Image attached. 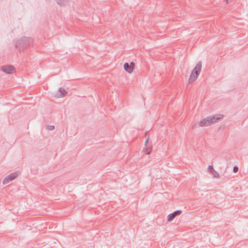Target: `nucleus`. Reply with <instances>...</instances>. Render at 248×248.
Listing matches in <instances>:
<instances>
[{
    "mask_svg": "<svg viewBox=\"0 0 248 248\" xmlns=\"http://www.w3.org/2000/svg\"><path fill=\"white\" fill-rule=\"evenodd\" d=\"M33 40L31 37H22L15 43V46L19 51L30 46L32 43Z\"/></svg>",
    "mask_w": 248,
    "mask_h": 248,
    "instance_id": "nucleus-1",
    "label": "nucleus"
},
{
    "mask_svg": "<svg viewBox=\"0 0 248 248\" xmlns=\"http://www.w3.org/2000/svg\"><path fill=\"white\" fill-rule=\"evenodd\" d=\"M202 65L201 61L198 62L190 75L189 78V83L194 81L197 79L201 71Z\"/></svg>",
    "mask_w": 248,
    "mask_h": 248,
    "instance_id": "nucleus-2",
    "label": "nucleus"
},
{
    "mask_svg": "<svg viewBox=\"0 0 248 248\" xmlns=\"http://www.w3.org/2000/svg\"><path fill=\"white\" fill-rule=\"evenodd\" d=\"M18 175V173L16 171L15 172L12 173L10 174L7 176L3 180V184H6L9 183L10 181L16 179L17 176Z\"/></svg>",
    "mask_w": 248,
    "mask_h": 248,
    "instance_id": "nucleus-3",
    "label": "nucleus"
},
{
    "mask_svg": "<svg viewBox=\"0 0 248 248\" xmlns=\"http://www.w3.org/2000/svg\"><path fill=\"white\" fill-rule=\"evenodd\" d=\"M1 70L6 74H12L16 72L14 66L11 65H4L1 67Z\"/></svg>",
    "mask_w": 248,
    "mask_h": 248,
    "instance_id": "nucleus-4",
    "label": "nucleus"
},
{
    "mask_svg": "<svg viewBox=\"0 0 248 248\" xmlns=\"http://www.w3.org/2000/svg\"><path fill=\"white\" fill-rule=\"evenodd\" d=\"M223 115H213L211 116H209L208 119H209L211 124H212L221 120L223 118Z\"/></svg>",
    "mask_w": 248,
    "mask_h": 248,
    "instance_id": "nucleus-5",
    "label": "nucleus"
},
{
    "mask_svg": "<svg viewBox=\"0 0 248 248\" xmlns=\"http://www.w3.org/2000/svg\"><path fill=\"white\" fill-rule=\"evenodd\" d=\"M135 65V64L134 62H131L130 64L128 62H126L124 65V68L127 72L128 73H131L133 71Z\"/></svg>",
    "mask_w": 248,
    "mask_h": 248,
    "instance_id": "nucleus-6",
    "label": "nucleus"
},
{
    "mask_svg": "<svg viewBox=\"0 0 248 248\" xmlns=\"http://www.w3.org/2000/svg\"><path fill=\"white\" fill-rule=\"evenodd\" d=\"M182 213V211L178 210L174 211L173 213L169 214L167 217L168 221L170 222L174 219L176 216L180 215Z\"/></svg>",
    "mask_w": 248,
    "mask_h": 248,
    "instance_id": "nucleus-7",
    "label": "nucleus"
},
{
    "mask_svg": "<svg viewBox=\"0 0 248 248\" xmlns=\"http://www.w3.org/2000/svg\"><path fill=\"white\" fill-rule=\"evenodd\" d=\"M199 125L200 126H201V127L207 126L208 125H211V123L209 121V119H208V117L201 120L199 122Z\"/></svg>",
    "mask_w": 248,
    "mask_h": 248,
    "instance_id": "nucleus-8",
    "label": "nucleus"
},
{
    "mask_svg": "<svg viewBox=\"0 0 248 248\" xmlns=\"http://www.w3.org/2000/svg\"><path fill=\"white\" fill-rule=\"evenodd\" d=\"M208 171L209 172L211 173L213 177L214 178H218L219 177V174L218 173L214 170L213 166L211 165H210L208 167Z\"/></svg>",
    "mask_w": 248,
    "mask_h": 248,
    "instance_id": "nucleus-9",
    "label": "nucleus"
},
{
    "mask_svg": "<svg viewBox=\"0 0 248 248\" xmlns=\"http://www.w3.org/2000/svg\"><path fill=\"white\" fill-rule=\"evenodd\" d=\"M59 91L61 93L60 94V97H63L65 96L67 93L64 89L61 87L59 88Z\"/></svg>",
    "mask_w": 248,
    "mask_h": 248,
    "instance_id": "nucleus-10",
    "label": "nucleus"
},
{
    "mask_svg": "<svg viewBox=\"0 0 248 248\" xmlns=\"http://www.w3.org/2000/svg\"><path fill=\"white\" fill-rule=\"evenodd\" d=\"M143 151L146 154L149 155L151 152L152 148H147L146 149H144Z\"/></svg>",
    "mask_w": 248,
    "mask_h": 248,
    "instance_id": "nucleus-11",
    "label": "nucleus"
},
{
    "mask_svg": "<svg viewBox=\"0 0 248 248\" xmlns=\"http://www.w3.org/2000/svg\"><path fill=\"white\" fill-rule=\"evenodd\" d=\"M238 171V167L237 166H234L233 168V172L234 173H236Z\"/></svg>",
    "mask_w": 248,
    "mask_h": 248,
    "instance_id": "nucleus-12",
    "label": "nucleus"
},
{
    "mask_svg": "<svg viewBox=\"0 0 248 248\" xmlns=\"http://www.w3.org/2000/svg\"><path fill=\"white\" fill-rule=\"evenodd\" d=\"M47 127H48V129L50 130H52L54 129V128H55L54 126L52 125H48L47 126Z\"/></svg>",
    "mask_w": 248,
    "mask_h": 248,
    "instance_id": "nucleus-13",
    "label": "nucleus"
},
{
    "mask_svg": "<svg viewBox=\"0 0 248 248\" xmlns=\"http://www.w3.org/2000/svg\"><path fill=\"white\" fill-rule=\"evenodd\" d=\"M148 139L146 140L145 141V145H147V143H148Z\"/></svg>",
    "mask_w": 248,
    "mask_h": 248,
    "instance_id": "nucleus-14",
    "label": "nucleus"
}]
</instances>
